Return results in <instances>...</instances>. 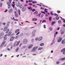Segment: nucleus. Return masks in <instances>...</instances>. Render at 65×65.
I'll use <instances>...</instances> for the list:
<instances>
[{
	"label": "nucleus",
	"mask_w": 65,
	"mask_h": 65,
	"mask_svg": "<svg viewBox=\"0 0 65 65\" xmlns=\"http://www.w3.org/2000/svg\"><path fill=\"white\" fill-rule=\"evenodd\" d=\"M38 48V46L35 47H34L31 51V52H34L36 51V50Z\"/></svg>",
	"instance_id": "nucleus-1"
},
{
	"label": "nucleus",
	"mask_w": 65,
	"mask_h": 65,
	"mask_svg": "<svg viewBox=\"0 0 65 65\" xmlns=\"http://www.w3.org/2000/svg\"><path fill=\"white\" fill-rule=\"evenodd\" d=\"M28 42V40L26 39H25L23 40V43L24 44H26Z\"/></svg>",
	"instance_id": "nucleus-2"
},
{
	"label": "nucleus",
	"mask_w": 65,
	"mask_h": 65,
	"mask_svg": "<svg viewBox=\"0 0 65 65\" xmlns=\"http://www.w3.org/2000/svg\"><path fill=\"white\" fill-rule=\"evenodd\" d=\"M7 3L8 5V8L9 9L10 8V4L9 2H7Z\"/></svg>",
	"instance_id": "nucleus-3"
},
{
	"label": "nucleus",
	"mask_w": 65,
	"mask_h": 65,
	"mask_svg": "<svg viewBox=\"0 0 65 65\" xmlns=\"http://www.w3.org/2000/svg\"><path fill=\"white\" fill-rule=\"evenodd\" d=\"M61 52H63V55H65V48L62 49Z\"/></svg>",
	"instance_id": "nucleus-4"
},
{
	"label": "nucleus",
	"mask_w": 65,
	"mask_h": 65,
	"mask_svg": "<svg viewBox=\"0 0 65 65\" xmlns=\"http://www.w3.org/2000/svg\"><path fill=\"white\" fill-rule=\"evenodd\" d=\"M62 40V38L61 37H59V38L58 39L57 41L59 42H61V41Z\"/></svg>",
	"instance_id": "nucleus-5"
},
{
	"label": "nucleus",
	"mask_w": 65,
	"mask_h": 65,
	"mask_svg": "<svg viewBox=\"0 0 65 65\" xmlns=\"http://www.w3.org/2000/svg\"><path fill=\"white\" fill-rule=\"evenodd\" d=\"M13 9H12V8H11L9 10V13H11V12H13Z\"/></svg>",
	"instance_id": "nucleus-6"
},
{
	"label": "nucleus",
	"mask_w": 65,
	"mask_h": 65,
	"mask_svg": "<svg viewBox=\"0 0 65 65\" xmlns=\"http://www.w3.org/2000/svg\"><path fill=\"white\" fill-rule=\"evenodd\" d=\"M21 42V41H19V42L16 41L15 43V44H16L17 45V46H18V45H19V44Z\"/></svg>",
	"instance_id": "nucleus-7"
},
{
	"label": "nucleus",
	"mask_w": 65,
	"mask_h": 65,
	"mask_svg": "<svg viewBox=\"0 0 65 65\" xmlns=\"http://www.w3.org/2000/svg\"><path fill=\"white\" fill-rule=\"evenodd\" d=\"M14 38H15V37H12L10 39V41H12L14 39Z\"/></svg>",
	"instance_id": "nucleus-8"
},
{
	"label": "nucleus",
	"mask_w": 65,
	"mask_h": 65,
	"mask_svg": "<svg viewBox=\"0 0 65 65\" xmlns=\"http://www.w3.org/2000/svg\"><path fill=\"white\" fill-rule=\"evenodd\" d=\"M5 42H6L5 41L3 42L1 44V47H2V46H3V45H4L5 44Z\"/></svg>",
	"instance_id": "nucleus-9"
},
{
	"label": "nucleus",
	"mask_w": 65,
	"mask_h": 65,
	"mask_svg": "<svg viewBox=\"0 0 65 65\" xmlns=\"http://www.w3.org/2000/svg\"><path fill=\"white\" fill-rule=\"evenodd\" d=\"M7 36V34L6 35L4 36V40H6L7 39V38H6Z\"/></svg>",
	"instance_id": "nucleus-10"
},
{
	"label": "nucleus",
	"mask_w": 65,
	"mask_h": 65,
	"mask_svg": "<svg viewBox=\"0 0 65 65\" xmlns=\"http://www.w3.org/2000/svg\"><path fill=\"white\" fill-rule=\"evenodd\" d=\"M7 30V26L5 27L3 30L4 31H6Z\"/></svg>",
	"instance_id": "nucleus-11"
},
{
	"label": "nucleus",
	"mask_w": 65,
	"mask_h": 65,
	"mask_svg": "<svg viewBox=\"0 0 65 65\" xmlns=\"http://www.w3.org/2000/svg\"><path fill=\"white\" fill-rule=\"evenodd\" d=\"M26 10V8L25 7H23L22 9V11H25Z\"/></svg>",
	"instance_id": "nucleus-12"
},
{
	"label": "nucleus",
	"mask_w": 65,
	"mask_h": 65,
	"mask_svg": "<svg viewBox=\"0 0 65 65\" xmlns=\"http://www.w3.org/2000/svg\"><path fill=\"white\" fill-rule=\"evenodd\" d=\"M33 46V45L32 44H31L29 45V46H28V48H31Z\"/></svg>",
	"instance_id": "nucleus-13"
},
{
	"label": "nucleus",
	"mask_w": 65,
	"mask_h": 65,
	"mask_svg": "<svg viewBox=\"0 0 65 65\" xmlns=\"http://www.w3.org/2000/svg\"><path fill=\"white\" fill-rule=\"evenodd\" d=\"M61 43L62 44H64V43H65V39L62 40L61 42Z\"/></svg>",
	"instance_id": "nucleus-14"
},
{
	"label": "nucleus",
	"mask_w": 65,
	"mask_h": 65,
	"mask_svg": "<svg viewBox=\"0 0 65 65\" xmlns=\"http://www.w3.org/2000/svg\"><path fill=\"white\" fill-rule=\"evenodd\" d=\"M20 30L19 29H18L16 30L15 31V33H18V32H19V31H20Z\"/></svg>",
	"instance_id": "nucleus-15"
},
{
	"label": "nucleus",
	"mask_w": 65,
	"mask_h": 65,
	"mask_svg": "<svg viewBox=\"0 0 65 65\" xmlns=\"http://www.w3.org/2000/svg\"><path fill=\"white\" fill-rule=\"evenodd\" d=\"M9 30H10L9 29H7V31H6V34L8 33V32H9Z\"/></svg>",
	"instance_id": "nucleus-16"
},
{
	"label": "nucleus",
	"mask_w": 65,
	"mask_h": 65,
	"mask_svg": "<svg viewBox=\"0 0 65 65\" xmlns=\"http://www.w3.org/2000/svg\"><path fill=\"white\" fill-rule=\"evenodd\" d=\"M32 20L33 21H36L37 20V19L36 18H33L32 19Z\"/></svg>",
	"instance_id": "nucleus-17"
},
{
	"label": "nucleus",
	"mask_w": 65,
	"mask_h": 65,
	"mask_svg": "<svg viewBox=\"0 0 65 65\" xmlns=\"http://www.w3.org/2000/svg\"><path fill=\"white\" fill-rule=\"evenodd\" d=\"M28 9L30 10V11H31L32 10V8L31 7H28Z\"/></svg>",
	"instance_id": "nucleus-18"
},
{
	"label": "nucleus",
	"mask_w": 65,
	"mask_h": 65,
	"mask_svg": "<svg viewBox=\"0 0 65 65\" xmlns=\"http://www.w3.org/2000/svg\"><path fill=\"white\" fill-rule=\"evenodd\" d=\"M38 14V11H36L34 12V14Z\"/></svg>",
	"instance_id": "nucleus-19"
},
{
	"label": "nucleus",
	"mask_w": 65,
	"mask_h": 65,
	"mask_svg": "<svg viewBox=\"0 0 65 65\" xmlns=\"http://www.w3.org/2000/svg\"><path fill=\"white\" fill-rule=\"evenodd\" d=\"M42 37H40L38 39V41H40V40H42Z\"/></svg>",
	"instance_id": "nucleus-20"
},
{
	"label": "nucleus",
	"mask_w": 65,
	"mask_h": 65,
	"mask_svg": "<svg viewBox=\"0 0 65 65\" xmlns=\"http://www.w3.org/2000/svg\"><path fill=\"white\" fill-rule=\"evenodd\" d=\"M11 33L12 32L11 31L9 32L8 34V36H10V35H11Z\"/></svg>",
	"instance_id": "nucleus-21"
},
{
	"label": "nucleus",
	"mask_w": 65,
	"mask_h": 65,
	"mask_svg": "<svg viewBox=\"0 0 65 65\" xmlns=\"http://www.w3.org/2000/svg\"><path fill=\"white\" fill-rule=\"evenodd\" d=\"M56 19L57 20H58L59 19V17H56Z\"/></svg>",
	"instance_id": "nucleus-22"
},
{
	"label": "nucleus",
	"mask_w": 65,
	"mask_h": 65,
	"mask_svg": "<svg viewBox=\"0 0 65 65\" xmlns=\"http://www.w3.org/2000/svg\"><path fill=\"white\" fill-rule=\"evenodd\" d=\"M43 48L41 47H40L38 49V51L39 50H42V49H43Z\"/></svg>",
	"instance_id": "nucleus-23"
},
{
	"label": "nucleus",
	"mask_w": 65,
	"mask_h": 65,
	"mask_svg": "<svg viewBox=\"0 0 65 65\" xmlns=\"http://www.w3.org/2000/svg\"><path fill=\"white\" fill-rule=\"evenodd\" d=\"M58 34V32H56L55 33V34L54 35V37H56V35H57Z\"/></svg>",
	"instance_id": "nucleus-24"
},
{
	"label": "nucleus",
	"mask_w": 65,
	"mask_h": 65,
	"mask_svg": "<svg viewBox=\"0 0 65 65\" xmlns=\"http://www.w3.org/2000/svg\"><path fill=\"white\" fill-rule=\"evenodd\" d=\"M16 5L17 6H19L20 5V3H16Z\"/></svg>",
	"instance_id": "nucleus-25"
},
{
	"label": "nucleus",
	"mask_w": 65,
	"mask_h": 65,
	"mask_svg": "<svg viewBox=\"0 0 65 65\" xmlns=\"http://www.w3.org/2000/svg\"><path fill=\"white\" fill-rule=\"evenodd\" d=\"M58 24H61V20H59L58 21Z\"/></svg>",
	"instance_id": "nucleus-26"
},
{
	"label": "nucleus",
	"mask_w": 65,
	"mask_h": 65,
	"mask_svg": "<svg viewBox=\"0 0 65 65\" xmlns=\"http://www.w3.org/2000/svg\"><path fill=\"white\" fill-rule=\"evenodd\" d=\"M18 13H19V15H20V10H18Z\"/></svg>",
	"instance_id": "nucleus-27"
},
{
	"label": "nucleus",
	"mask_w": 65,
	"mask_h": 65,
	"mask_svg": "<svg viewBox=\"0 0 65 65\" xmlns=\"http://www.w3.org/2000/svg\"><path fill=\"white\" fill-rule=\"evenodd\" d=\"M46 10H47V9H45V11H44L45 12H48V11H46Z\"/></svg>",
	"instance_id": "nucleus-28"
},
{
	"label": "nucleus",
	"mask_w": 65,
	"mask_h": 65,
	"mask_svg": "<svg viewBox=\"0 0 65 65\" xmlns=\"http://www.w3.org/2000/svg\"><path fill=\"white\" fill-rule=\"evenodd\" d=\"M37 3V2L36 1H34L32 2V3H33V4H35V3Z\"/></svg>",
	"instance_id": "nucleus-29"
},
{
	"label": "nucleus",
	"mask_w": 65,
	"mask_h": 65,
	"mask_svg": "<svg viewBox=\"0 0 65 65\" xmlns=\"http://www.w3.org/2000/svg\"><path fill=\"white\" fill-rule=\"evenodd\" d=\"M20 8H23V5H20Z\"/></svg>",
	"instance_id": "nucleus-30"
},
{
	"label": "nucleus",
	"mask_w": 65,
	"mask_h": 65,
	"mask_svg": "<svg viewBox=\"0 0 65 65\" xmlns=\"http://www.w3.org/2000/svg\"><path fill=\"white\" fill-rule=\"evenodd\" d=\"M44 45V43H41L40 44V46H43Z\"/></svg>",
	"instance_id": "nucleus-31"
},
{
	"label": "nucleus",
	"mask_w": 65,
	"mask_h": 65,
	"mask_svg": "<svg viewBox=\"0 0 65 65\" xmlns=\"http://www.w3.org/2000/svg\"><path fill=\"white\" fill-rule=\"evenodd\" d=\"M55 22H53L52 23V25H54V24H55Z\"/></svg>",
	"instance_id": "nucleus-32"
},
{
	"label": "nucleus",
	"mask_w": 65,
	"mask_h": 65,
	"mask_svg": "<svg viewBox=\"0 0 65 65\" xmlns=\"http://www.w3.org/2000/svg\"><path fill=\"white\" fill-rule=\"evenodd\" d=\"M65 60V58H62L61 59V61H63V60Z\"/></svg>",
	"instance_id": "nucleus-33"
},
{
	"label": "nucleus",
	"mask_w": 65,
	"mask_h": 65,
	"mask_svg": "<svg viewBox=\"0 0 65 65\" xmlns=\"http://www.w3.org/2000/svg\"><path fill=\"white\" fill-rule=\"evenodd\" d=\"M15 17H16V18H18V14H15Z\"/></svg>",
	"instance_id": "nucleus-34"
},
{
	"label": "nucleus",
	"mask_w": 65,
	"mask_h": 65,
	"mask_svg": "<svg viewBox=\"0 0 65 65\" xmlns=\"http://www.w3.org/2000/svg\"><path fill=\"white\" fill-rule=\"evenodd\" d=\"M31 10L32 12H34V11H35V9H32Z\"/></svg>",
	"instance_id": "nucleus-35"
},
{
	"label": "nucleus",
	"mask_w": 65,
	"mask_h": 65,
	"mask_svg": "<svg viewBox=\"0 0 65 65\" xmlns=\"http://www.w3.org/2000/svg\"><path fill=\"white\" fill-rule=\"evenodd\" d=\"M44 22H46V20H44L42 21V23H44Z\"/></svg>",
	"instance_id": "nucleus-36"
},
{
	"label": "nucleus",
	"mask_w": 65,
	"mask_h": 65,
	"mask_svg": "<svg viewBox=\"0 0 65 65\" xmlns=\"http://www.w3.org/2000/svg\"><path fill=\"white\" fill-rule=\"evenodd\" d=\"M54 15L55 16H58V15L56 13L54 14Z\"/></svg>",
	"instance_id": "nucleus-37"
},
{
	"label": "nucleus",
	"mask_w": 65,
	"mask_h": 65,
	"mask_svg": "<svg viewBox=\"0 0 65 65\" xmlns=\"http://www.w3.org/2000/svg\"><path fill=\"white\" fill-rule=\"evenodd\" d=\"M52 17H51L49 18V21H51V20H52Z\"/></svg>",
	"instance_id": "nucleus-38"
},
{
	"label": "nucleus",
	"mask_w": 65,
	"mask_h": 65,
	"mask_svg": "<svg viewBox=\"0 0 65 65\" xmlns=\"http://www.w3.org/2000/svg\"><path fill=\"white\" fill-rule=\"evenodd\" d=\"M19 48H17L16 50V52L18 51V50H19Z\"/></svg>",
	"instance_id": "nucleus-39"
},
{
	"label": "nucleus",
	"mask_w": 65,
	"mask_h": 65,
	"mask_svg": "<svg viewBox=\"0 0 65 65\" xmlns=\"http://www.w3.org/2000/svg\"><path fill=\"white\" fill-rule=\"evenodd\" d=\"M57 13H60L61 12V11L58 10L57 11Z\"/></svg>",
	"instance_id": "nucleus-40"
},
{
	"label": "nucleus",
	"mask_w": 65,
	"mask_h": 65,
	"mask_svg": "<svg viewBox=\"0 0 65 65\" xmlns=\"http://www.w3.org/2000/svg\"><path fill=\"white\" fill-rule=\"evenodd\" d=\"M40 9H42V10H44V8H43L42 7H41L40 8Z\"/></svg>",
	"instance_id": "nucleus-41"
},
{
	"label": "nucleus",
	"mask_w": 65,
	"mask_h": 65,
	"mask_svg": "<svg viewBox=\"0 0 65 65\" xmlns=\"http://www.w3.org/2000/svg\"><path fill=\"white\" fill-rule=\"evenodd\" d=\"M49 29L51 31H52V30H53V28L51 27H50Z\"/></svg>",
	"instance_id": "nucleus-42"
},
{
	"label": "nucleus",
	"mask_w": 65,
	"mask_h": 65,
	"mask_svg": "<svg viewBox=\"0 0 65 65\" xmlns=\"http://www.w3.org/2000/svg\"><path fill=\"white\" fill-rule=\"evenodd\" d=\"M12 6H13V7L14 8V5H15V4H12Z\"/></svg>",
	"instance_id": "nucleus-43"
},
{
	"label": "nucleus",
	"mask_w": 65,
	"mask_h": 65,
	"mask_svg": "<svg viewBox=\"0 0 65 65\" xmlns=\"http://www.w3.org/2000/svg\"><path fill=\"white\" fill-rule=\"evenodd\" d=\"M13 46H17V44H16L15 43H14V44Z\"/></svg>",
	"instance_id": "nucleus-44"
},
{
	"label": "nucleus",
	"mask_w": 65,
	"mask_h": 65,
	"mask_svg": "<svg viewBox=\"0 0 65 65\" xmlns=\"http://www.w3.org/2000/svg\"><path fill=\"white\" fill-rule=\"evenodd\" d=\"M3 25H5V24H6V23L5 22H4V23H3L2 24Z\"/></svg>",
	"instance_id": "nucleus-45"
},
{
	"label": "nucleus",
	"mask_w": 65,
	"mask_h": 65,
	"mask_svg": "<svg viewBox=\"0 0 65 65\" xmlns=\"http://www.w3.org/2000/svg\"><path fill=\"white\" fill-rule=\"evenodd\" d=\"M2 5V3H1L0 4V7H1Z\"/></svg>",
	"instance_id": "nucleus-46"
},
{
	"label": "nucleus",
	"mask_w": 65,
	"mask_h": 65,
	"mask_svg": "<svg viewBox=\"0 0 65 65\" xmlns=\"http://www.w3.org/2000/svg\"><path fill=\"white\" fill-rule=\"evenodd\" d=\"M18 37H19V36H16L15 38V39H17V38H18Z\"/></svg>",
	"instance_id": "nucleus-47"
},
{
	"label": "nucleus",
	"mask_w": 65,
	"mask_h": 65,
	"mask_svg": "<svg viewBox=\"0 0 65 65\" xmlns=\"http://www.w3.org/2000/svg\"><path fill=\"white\" fill-rule=\"evenodd\" d=\"M43 14H42L41 16V18H43Z\"/></svg>",
	"instance_id": "nucleus-48"
},
{
	"label": "nucleus",
	"mask_w": 65,
	"mask_h": 65,
	"mask_svg": "<svg viewBox=\"0 0 65 65\" xmlns=\"http://www.w3.org/2000/svg\"><path fill=\"white\" fill-rule=\"evenodd\" d=\"M32 1H33L30 0L28 1V2H32Z\"/></svg>",
	"instance_id": "nucleus-49"
},
{
	"label": "nucleus",
	"mask_w": 65,
	"mask_h": 65,
	"mask_svg": "<svg viewBox=\"0 0 65 65\" xmlns=\"http://www.w3.org/2000/svg\"><path fill=\"white\" fill-rule=\"evenodd\" d=\"M14 13L15 15L17 14V12L16 11H14Z\"/></svg>",
	"instance_id": "nucleus-50"
},
{
	"label": "nucleus",
	"mask_w": 65,
	"mask_h": 65,
	"mask_svg": "<svg viewBox=\"0 0 65 65\" xmlns=\"http://www.w3.org/2000/svg\"><path fill=\"white\" fill-rule=\"evenodd\" d=\"M41 13H44V14H45V13L43 12H41Z\"/></svg>",
	"instance_id": "nucleus-51"
},
{
	"label": "nucleus",
	"mask_w": 65,
	"mask_h": 65,
	"mask_svg": "<svg viewBox=\"0 0 65 65\" xmlns=\"http://www.w3.org/2000/svg\"><path fill=\"white\" fill-rule=\"evenodd\" d=\"M41 13H40L39 14V17H40V15H41Z\"/></svg>",
	"instance_id": "nucleus-52"
},
{
	"label": "nucleus",
	"mask_w": 65,
	"mask_h": 65,
	"mask_svg": "<svg viewBox=\"0 0 65 65\" xmlns=\"http://www.w3.org/2000/svg\"><path fill=\"white\" fill-rule=\"evenodd\" d=\"M9 1L10 3H11V0H9Z\"/></svg>",
	"instance_id": "nucleus-53"
},
{
	"label": "nucleus",
	"mask_w": 65,
	"mask_h": 65,
	"mask_svg": "<svg viewBox=\"0 0 65 65\" xmlns=\"http://www.w3.org/2000/svg\"><path fill=\"white\" fill-rule=\"evenodd\" d=\"M59 63H60L59 61H57L56 62V63H57V64H59Z\"/></svg>",
	"instance_id": "nucleus-54"
},
{
	"label": "nucleus",
	"mask_w": 65,
	"mask_h": 65,
	"mask_svg": "<svg viewBox=\"0 0 65 65\" xmlns=\"http://www.w3.org/2000/svg\"><path fill=\"white\" fill-rule=\"evenodd\" d=\"M46 26L45 25H44V28H46V27H45Z\"/></svg>",
	"instance_id": "nucleus-55"
},
{
	"label": "nucleus",
	"mask_w": 65,
	"mask_h": 65,
	"mask_svg": "<svg viewBox=\"0 0 65 65\" xmlns=\"http://www.w3.org/2000/svg\"><path fill=\"white\" fill-rule=\"evenodd\" d=\"M12 3L13 4H14L15 3V2H13Z\"/></svg>",
	"instance_id": "nucleus-56"
},
{
	"label": "nucleus",
	"mask_w": 65,
	"mask_h": 65,
	"mask_svg": "<svg viewBox=\"0 0 65 65\" xmlns=\"http://www.w3.org/2000/svg\"><path fill=\"white\" fill-rule=\"evenodd\" d=\"M63 22L64 23H65V20L64 19H63Z\"/></svg>",
	"instance_id": "nucleus-57"
},
{
	"label": "nucleus",
	"mask_w": 65,
	"mask_h": 65,
	"mask_svg": "<svg viewBox=\"0 0 65 65\" xmlns=\"http://www.w3.org/2000/svg\"><path fill=\"white\" fill-rule=\"evenodd\" d=\"M14 21H18V19H15Z\"/></svg>",
	"instance_id": "nucleus-58"
},
{
	"label": "nucleus",
	"mask_w": 65,
	"mask_h": 65,
	"mask_svg": "<svg viewBox=\"0 0 65 65\" xmlns=\"http://www.w3.org/2000/svg\"><path fill=\"white\" fill-rule=\"evenodd\" d=\"M7 50H8V51H10V49L9 48H8L7 49Z\"/></svg>",
	"instance_id": "nucleus-59"
},
{
	"label": "nucleus",
	"mask_w": 65,
	"mask_h": 65,
	"mask_svg": "<svg viewBox=\"0 0 65 65\" xmlns=\"http://www.w3.org/2000/svg\"><path fill=\"white\" fill-rule=\"evenodd\" d=\"M29 5H32V4L31 3H29Z\"/></svg>",
	"instance_id": "nucleus-60"
},
{
	"label": "nucleus",
	"mask_w": 65,
	"mask_h": 65,
	"mask_svg": "<svg viewBox=\"0 0 65 65\" xmlns=\"http://www.w3.org/2000/svg\"><path fill=\"white\" fill-rule=\"evenodd\" d=\"M36 6V5H32V6H33V7H35V6Z\"/></svg>",
	"instance_id": "nucleus-61"
},
{
	"label": "nucleus",
	"mask_w": 65,
	"mask_h": 65,
	"mask_svg": "<svg viewBox=\"0 0 65 65\" xmlns=\"http://www.w3.org/2000/svg\"><path fill=\"white\" fill-rule=\"evenodd\" d=\"M60 29V27H58V28H57V30H59V29Z\"/></svg>",
	"instance_id": "nucleus-62"
},
{
	"label": "nucleus",
	"mask_w": 65,
	"mask_h": 65,
	"mask_svg": "<svg viewBox=\"0 0 65 65\" xmlns=\"http://www.w3.org/2000/svg\"><path fill=\"white\" fill-rule=\"evenodd\" d=\"M20 33V32H19L18 33H17L16 34V35H18V34H19Z\"/></svg>",
	"instance_id": "nucleus-63"
},
{
	"label": "nucleus",
	"mask_w": 65,
	"mask_h": 65,
	"mask_svg": "<svg viewBox=\"0 0 65 65\" xmlns=\"http://www.w3.org/2000/svg\"><path fill=\"white\" fill-rule=\"evenodd\" d=\"M7 10L6 9V10L5 11V12H7Z\"/></svg>",
	"instance_id": "nucleus-64"
}]
</instances>
